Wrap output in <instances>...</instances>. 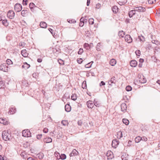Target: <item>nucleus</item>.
I'll return each instance as SVG.
<instances>
[{
    "instance_id": "nucleus-1",
    "label": "nucleus",
    "mask_w": 160,
    "mask_h": 160,
    "mask_svg": "<svg viewBox=\"0 0 160 160\" xmlns=\"http://www.w3.org/2000/svg\"><path fill=\"white\" fill-rule=\"evenodd\" d=\"M2 136L3 140L6 141L10 140L11 138V135L5 131L3 132Z\"/></svg>"
},
{
    "instance_id": "nucleus-2",
    "label": "nucleus",
    "mask_w": 160,
    "mask_h": 160,
    "mask_svg": "<svg viewBox=\"0 0 160 160\" xmlns=\"http://www.w3.org/2000/svg\"><path fill=\"white\" fill-rule=\"evenodd\" d=\"M22 136L23 137H31V133L28 129L24 130L22 131Z\"/></svg>"
},
{
    "instance_id": "nucleus-3",
    "label": "nucleus",
    "mask_w": 160,
    "mask_h": 160,
    "mask_svg": "<svg viewBox=\"0 0 160 160\" xmlns=\"http://www.w3.org/2000/svg\"><path fill=\"white\" fill-rule=\"evenodd\" d=\"M8 66L6 63H3L0 66V69L3 71L7 72L8 70Z\"/></svg>"
},
{
    "instance_id": "nucleus-4",
    "label": "nucleus",
    "mask_w": 160,
    "mask_h": 160,
    "mask_svg": "<svg viewBox=\"0 0 160 160\" xmlns=\"http://www.w3.org/2000/svg\"><path fill=\"white\" fill-rule=\"evenodd\" d=\"M7 17L10 19H13L15 16V13L13 11L9 10L7 14Z\"/></svg>"
},
{
    "instance_id": "nucleus-5",
    "label": "nucleus",
    "mask_w": 160,
    "mask_h": 160,
    "mask_svg": "<svg viewBox=\"0 0 160 160\" xmlns=\"http://www.w3.org/2000/svg\"><path fill=\"white\" fill-rule=\"evenodd\" d=\"M22 6L20 4L17 3L14 6V10L16 12H20L22 10Z\"/></svg>"
},
{
    "instance_id": "nucleus-6",
    "label": "nucleus",
    "mask_w": 160,
    "mask_h": 160,
    "mask_svg": "<svg viewBox=\"0 0 160 160\" xmlns=\"http://www.w3.org/2000/svg\"><path fill=\"white\" fill-rule=\"evenodd\" d=\"M115 77H112L110 79V80L108 81V84L111 86H112V84H114L115 85L116 82V80H115Z\"/></svg>"
},
{
    "instance_id": "nucleus-7",
    "label": "nucleus",
    "mask_w": 160,
    "mask_h": 160,
    "mask_svg": "<svg viewBox=\"0 0 160 160\" xmlns=\"http://www.w3.org/2000/svg\"><path fill=\"white\" fill-rule=\"evenodd\" d=\"M16 111V110L15 107L12 106L9 108V110L8 113L9 114H14Z\"/></svg>"
},
{
    "instance_id": "nucleus-8",
    "label": "nucleus",
    "mask_w": 160,
    "mask_h": 160,
    "mask_svg": "<svg viewBox=\"0 0 160 160\" xmlns=\"http://www.w3.org/2000/svg\"><path fill=\"white\" fill-rule=\"evenodd\" d=\"M119 143V141L117 140L116 139H114L112 142V146L114 148H116Z\"/></svg>"
},
{
    "instance_id": "nucleus-9",
    "label": "nucleus",
    "mask_w": 160,
    "mask_h": 160,
    "mask_svg": "<svg viewBox=\"0 0 160 160\" xmlns=\"http://www.w3.org/2000/svg\"><path fill=\"white\" fill-rule=\"evenodd\" d=\"M126 42L128 43H130L132 42V39L129 35H127L125 37Z\"/></svg>"
},
{
    "instance_id": "nucleus-10",
    "label": "nucleus",
    "mask_w": 160,
    "mask_h": 160,
    "mask_svg": "<svg viewBox=\"0 0 160 160\" xmlns=\"http://www.w3.org/2000/svg\"><path fill=\"white\" fill-rule=\"evenodd\" d=\"M138 81L141 83H144L146 82V79L143 75L140 76L139 78Z\"/></svg>"
},
{
    "instance_id": "nucleus-11",
    "label": "nucleus",
    "mask_w": 160,
    "mask_h": 160,
    "mask_svg": "<svg viewBox=\"0 0 160 160\" xmlns=\"http://www.w3.org/2000/svg\"><path fill=\"white\" fill-rule=\"evenodd\" d=\"M135 8L137 12H143L146 11L145 8L142 7H136Z\"/></svg>"
},
{
    "instance_id": "nucleus-12",
    "label": "nucleus",
    "mask_w": 160,
    "mask_h": 160,
    "mask_svg": "<svg viewBox=\"0 0 160 160\" xmlns=\"http://www.w3.org/2000/svg\"><path fill=\"white\" fill-rule=\"evenodd\" d=\"M121 110L123 112H125L127 109L126 104L124 103H122L121 105Z\"/></svg>"
},
{
    "instance_id": "nucleus-13",
    "label": "nucleus",
    "mask_w": 160,
    "mask_h": 160,
    "mask_svg": "<svg viewBox=\"0 0 160 160\" xmlns=\"http://www.w3.org/2000/svg\"><path fill=\"white\" fill-rule=\"evenodd\" d=\"M112 153L111 151H108L107 152L106 155L108 159H112L113 158V156Z\"/></svg>"
},
{
    "instance_id": "nucleus-14",
    "label": "nucleus",
    "mask_w": 160,
    "mask_h": 160,
    "mask_svg": "<svg viewBox=\"0 0 160 160\" xmlns=\"http://www.w3.org/2000/svg\"><path fill=\"white\" fill-rule=\"evenodd\" d=\"M78 153V152L77 151L76 149H74L72 151V152L70 153L69 155L70 157L74 156L77 155Z\"/></svg>"
},
{
    "instance_id": "nucleus-15",
    "label": "nucleus",
    "mask_w": 160,
    "mask_h": 160,
    "mask_svg": "<svg viewBox=\"0 0 160 160\" xmlns=\"http://www.w3.org/2000/svg\"><path fill=\"white\" fill-rule=\"evenodd\" d=\"M130 64L131 67H135L137 65V62L135 60H132L130 62Z\"/></svg>"
},
{
    "instance_id": "nucleus-16",
    "label": "nucleus",
    "mask_w": 160,
    "mask_h": 160,
    "mask_svg": "<svg viewBox=\"0 0 160 160\" xmlns=\"http://www.w3.org/2000/svg\"><path fill=\"white\" fill-rule=\"evenodd\" d=\"M87 104L88 108H92L94 106V104L91 101H89L87 102Z\"/></svg>"
},
{
    "instance_id": "nucleus-17",
    "label": "nucleus",
    "mask_w": 160,
    "mask_h": 160,
    "mask_svg": "<svg viewBox=\"0 0 160 160\" xmlns=\"http://www.w3.org/2000/svg\"><path fill=\"white\" fill-rule=\"evenodd\" d=\"M136 12L137 11L136 10V9L129 11L128 13L129 17L130 18L132 17L135 14Z\"/></svg>"
},
{
    "instance_id": "nucleus-18",
    "label": "nucleus",
    "mask_w": 160,
    "mask_h": 160,
    "mask_svg": "<svg viewBox=\"0 0 160 160\" xmlns=\"http://www.w3.org/2000/svg\"><path fill=\"white\" fill-rule=\"evenodd\" d=\"M21 54L24 57H27L28 55V53L27 52L26 49H24L21 51Z\"/></svg>"
},
{
    "instance_id": "nucleus-19",
    "label": "nucleus",
    "mask_w": 160,
    "mask_h": 160,
    "mask_svg": "<svg viewBox=\"0 0 160 160\" xmlns=\"http://www.w3.org/2000/svg\"><path fill=\"white\" fill-rule=\"evenodd\" d=\"M121 158L122 160H129L128 155L126 153L123 154Z\"/></svg>"
},
{
    "instance_id": "nucleus-20",
    "label": "nucleus",
    "mask_w": 160,
    "mask_h": 160,
    "mask_svg": "<svg viewBox=\"0 0 160 160\" xmlns=\"http://www.w3.org/2000/svg\"><path fill=\"white\" fill-rule=\"evenodd\" d=\"M115 136L118 138L120 139L122 137V132L121 131H119L117 132Z\"/></svg>"
},
{
    "instance_id": "nucleus-21",
    "label": "nucleus",
    "mask_w": 160,
    "mask_h": 160,
    "mask_svg": "<svg viewBox=\"0 0 160 160\" xmlns=\"http://www.w3.org/2000/svg\"><path fill=\"white\" fill-rule=\"evenodd\" d=\"M65 109L66 112H69L71 110V107L69 104H67L65 105Z\"/></svg>"
},
{
    "instance_id": "nucleus-22",
    "label": "nucleus",
    "mask_w": 160,
    "mask_h": 160,
    "mask_svg": "<svg viewBox=\"0 0 160 160\" xmlns=\"http://www.w3.org/2000/svg\"><path fill=\"white\" fill-rule=\"evenodd\" d=\"M40 26L41 28H46L47 27V24L44 22H41L40 23Z\"/></svg>"
},
{
    "instance_id": "nucleus-23",
    "label": "nucleus",
    "mask_w": 160,
    "mask_h": 160,
    "mask_svg": "<svg viewBox=\"0 0 160 160\" xmlns=\"http://www.w3.org/2000/svg\"><path fill=\"white\" fill-rule=\"evenodd\" d=\"M30 67V65L28 64L27 62L24 63L23 64L22 66V68H24L25 69L28 68Z\"/></svg>"
},
{
    "instance_id": "nucleus-24",
    "label": "nucleus",
    "mask_w": 160,
    "mask_h": 160,
    "mask_svg": "<svg viewBox=\"0 0 160 160\" xmlns=\"http://www.w3.org/2000/svg\"><path fill=\"white\" fill-rule=\"evenodd\" d=\"M43 141L45 143H50L52 142V139L50 138H45L44 139Z\"/></svg>"
},
{
    "instance_id": "nucleus-25",
    "label": "nucleus",
    "mask_w": 160,
    "mask_h": 160,
    "mask_svg": "<svg viewBox=\"0 0 160 160\" xmlns=\"http://www.w3.org/2000/svg\"><path fill=\"white\" fill-rule=\"evenodd\" d=\"M109 63L112 66H114L116 63V61L115 59H112L110 60Z\"/></svg>"
},
{
    "instance_id": "nucleus-26",
    "label": "nucleus",
    "mask_w": 160,
    "mask_h": 160,
    "mask_svg": "<svg viewBox=\"0 0 160 160\" xmlns=\"http://www.w3.org/2000/svg\"><path fill=\"white\" fill-rule=\"evenodd\" d=\"M127 2V0H118V3L120 5H124Z\"/></svg>"
},
{
    "instance_id": "nucleus-27",
    "label": "nucleus",
    "mask_w": 160,
    "mask_h": 160,
    "mask_svg": "<svg viewBox=\"0 0 160 160\" xmlns=\"http://www.w3.org/2000/svg\"><path fill=\"white\" fill-rule=\"evenodd\" d=\"M112 11L114 13H117V12H118V7L115 6H113L112 8Z\"/></svg>"
},
{
    "instance_id": "nucleus-28",
    "label": "nucleus",
    "mask_w": 160,
    "mask_h": 160,
    "mask_svg": "<svg viewBox=\"0 0 160 160\" xmlns=\"http://www.w3.org/2000/svg\"><path fill=\"white\" fill-rule=\"evenodd\" d=\"M2 24L5 27L8 26L9 23L8 22V21L7 19H4L2 21Z\"/></svg>"
},
{
    "instance_id": "nucleus-29",
    "label": "nucleus",
    "mask_w": 160,
    "mask_h": 160,
    "mask_svg": "<svg viewBox=\"0 0 160 160\" xmlns=\"http://www.w3.org/2000/svg\"><path fill=\"white\" fill-rule=\"evenodd\" d=\"M28 11L27 10H22L21 12V14L23 17H25Z\"/></svg>"
},
{
    "instance_id": "nucleus-30",
    "label": "nucleus",
    "mask_w": 160,
    "mask_h": 160,
    "mask_svg": "<svg viewBox=\"0 0 160 160\" xmlns=\"http://www.w3.org/2000/svg\"><path fill=\"white\" fill-rule=\"evenodd\" d=\"M125 35V32L123 31H120L118 33V36L121 38H122Z\"/></svg>"
},
{
    "instance_id": "nucleus-31",
    "label": "nucleus",
    "mask_w": 160,
    "mask_h": 160,
    "mask_svg": "<svg viewBox=\"0 0 160 160\" xmlns=\"http://www.w3.org/2000/svg\"><path fill=\"white\" fill-rule=\"evenodd\" d=\"M0 123L4 125L6 124L7 123V121L6 120L2 118H0Z\"/></svg>"
},
{
    "instance_id": "nucleus-32",
    "label": "nucleus",
    "mask_w": 160,
    "mask_h": 160,
    "mask_svg": "<svg viewBox=\"0 0 160 160\" xmlns=\"http://www.w3.org/2000/svg\"><path fill=\"white\" fill-rule=\"evenodd\" d=\"M35 6V5H34V4L33 3H30L29 4V7H30V8L31 9V10L32 12L34 11H33V10H34L33 7Z\"/></svg>"
},
{
    "instance_id": "nucleus-33",
    "label": "nucleus",
    "mask_w": 160,
    "mask_h": 160,
    "mask_svg": "<svg viewBox=\"0 0 160 160\" xmlns=\"http://www.w3.org/2000/svg\"><path fill=\"white\" fill-rule=\"evenodd\" d=\"M54 155L57 159H60V157H61L59 153L57 152H55L54 153Z\"/></svg>"
},
{
    "instance_id": "nucleus-34",
    "label": "nucleus",
    "mask_w": 160,
    "mask_h": 160,
    "mask_svg": "<svg viewBox=\"0 0 160 160\" xmlns=\"http://www.w3.org/2000/svg\"><path fill=\"white\" fill-rule=\"evenodd\" d=\"M84 48L87 50H88L90 48V45L88 43H85L83 45Z\"/></svg>"
},
{
    "instance_id": "nucleus-35",
    "label": "nucleus",
    "mask_w": 160,
    "mask_h": 160,
    "mask_svg": "<svg viewBox=\"0 0 160 160\" xmlns=\"http://www.w3.org/2000/svg\"><path fill=\"white\" fill-rule=\"evenodd\" d=\"M152 43H154L157 45H158L160 44V42L156 40H153L152 41Z\"/></svg>"
},
{
    "instance_id": "nucleus-36",
    "label": "nucleus",
    "mask_w": 160,
    "mask_h": 160,
    "mask_svg": "<svg viewBox=\"0 0 160 160\" xmlns=\"http://www.w3.org/2000/svg\"><path fill=\"white\" fill-rule=\"evenodd\" d=\"M140 138L141 137L140 136H138L136 137L135 139V142L136 143L139 142L140 141H141Z\"/></svg>"
},
{
    "instance_id": "nucleus-37",
    "label": "nucleus",
    "mask_w": 160,
    "mask_h": 160,
    "mask_svg": "<svg viewBox=\"0 0 160 160\" xmlns=\"http://www.w3.org/2000/svg\"><path fill=\"white\" fill-rule=\"evenodd\" d=\"M122 121L123 123L126 125H128L129 124V122L127 119L124 118L122 119Z\"/></svg>"
},
{
    "instance_id": "nucleus-38",
    "label": "nucleus",
    "mask_w": 160,
    "mask_h": 160,
    "mask_svg": "<svg viewBox=\"0 0 160 160\" xmlns=\"http://www.w3.org/2000/svg\"><path fill=\"white\" fill-rule=\"evenodd\" d=\"M93 61H91L90 62H89L88 63L86 64L85 66V67L86 68H90L91 67L92 64H90L91 63H93Z\"/></svg>"
},
{
    "instance_id": "nucleus-39",
    "label": "nucleus",
    "mask_w": 160,
    "mask_h": 160,
    "mask_svg": "<svg viewBox=\"0 0 160 160\" xmlns=\"http://www.w3.org/2000/svg\"><path fill=\"white\" fill-rule=\"evenodd\" d=\"M6 65H10L12 64V61L10 59H8L6 61Z\"/></svg>"
},
{
    "instance_id": "nucleus-40",
    "label": "nucleus",
    "mask_w": 160,
    "mask_h": 160,
    "mask_svg": "<svg viewBox=\"0 0 160 160\" xmlns=\"http://www.w3.org/2000/svg\"><path fill=\"white\" fill-rule=\"evenodd\" d=\"M101 46V43L99 42L98 43L96 47V49L98 51L100 50V47Z\"/></svg>"
},
{
    "instance_id": "nucleus-41",
    "label": "nucleus",
    "mask_w": 160,
    "mask_h": 160,
    "mask_svg": "<svg viewBox=\"0 0 160 160\" xmlns=\"http://www.w3.org/2000/svg\"><path fill=\"white\" fill-rule=\"evenodd\" d=\"M71 99L74 101H75L77 99V96L76 94H73L71 96Z\"/></svg>"
},
{
    "instance_id": "nucleus-42",
    "label": "nucleus",
    "mask_w": 160,
    "mask_h": 160,
    "mask_svg": "<svg viewBox=\"0 0 160 160\" xmlns=\"http://www.w3.org/2000/svg\"><path fill=\"white\" fill-rule=\"evenodd\" d=\"M126 90L127 91H130L132 90V88L130 86H128L126 88Z\"/></svg>"
},
{
    "instance_id": "nucleus-43",
    "label": "nucleus",
    "mask_w": 160,
    "mask_h": 160,
    "mask_svg": "<svg viewBox=\"0 0 160 160\" xmlns=\"http://www.w3.org/2000/svg\"><path fill=\"white\" fill-rule=\"evenodd\" d=\"M60 157H60V159L62 160H64L66 158V155L64 154H61V155H60Z\"/></svg>"
},
{
    "instance_id": "nucleus-44",
    "label": "nucleus",
    "mask_w": 160,
    "mask_h": 160,
    "mask_svg": "<svg viewBox=\"0 0 160 160\" xmlns=\"http://www.w3.org/2000/svg\"><path fill=\"white\" fill-rule=\"evenodd\" d=\"M61 123L64 126H66L68 124V121L65 120H63L62 121Z\"/></svg>"
},
{
    "instance_id": "nucleus-45",
    "label": "nucleus",
    "mask_w": 160,
    "mask_h": 160,
    "mask_svg": "<svg viewBox=\"0 0 160 160\" xmlns=\"http://www.w3.org/2000/svg\"><path fill=\"white\" fill-rule=\"evenodd\" d=\"M88 22L89 24L92 25L94 24V19L92 18H90L89 19Z\"/></svg>"
},
{
    "instance_id": "nucleus-46",
    "label": "nucleus",
    "mask_w": 160,
    "mask_h": 160,
    "mask_svg": "<svg viewBox=\"0 0 160 160\" xmlns=\"http://www.w3.org/2000/svg\"><path fill=\"white\" fill-rule=\"evenodd\" d=\"M82 88L83 89H85L87 88V85L86 82H83L82 83Z\"/></svg>"
},
{
    "instance_id": "nucleus-47",
    "label": "nucleus",
    "mask_w": 160,
    "mask_h": 160,
    "mask_svg": "<svg viewBox=\"0 0 160 160\" xmlns=\"http://www.w3.org/2000/svg\"><path fill=\"white\" fill-rule=\"evenodd\" d=\"M140 138H141V140H142L143 141H145V142L147 141L148 140L147 138L145 136L141 137Z\"/></svg>"
},
{
    "instance_id": "nucleus-48",
    "label": "nucleus",
    "mask_w": 160,
    "mask_h": 160,
    "mask_svg": "<svg viewBox=\"0 0 160 160\" xmlns=\"http://www.w3.org/2000/svg\"><path fill=\"white\" fill-rule=\"evenodd\" d=\"M60 51V49L58 48V50H57L56 48H53V53H55L56 52H58V53H59Z\"/></svg>"
},
{
    "instance_id": "nucleus-49",
    "label": "nucleus",
    "mask_w": 160,
    "mask_h": 160,
    "mask_svg": "<svg viewBox=\"0 0 160 160\" xmlns=\"http://www.w3.org/2000/svg\"><path fill=\"white\" fill-rule=\"evenodd\" d=\"M148 1L149 4H152L156 2V0H148Z\"/></svg>"
},
{
    "instance_id": "nucleus-50",
    "label": "nucleus",
    "mask_w": 160,
    "mask_h": 160,
    "mask_svg": "<svg viewBox=\"0 0 160 160\" xmlns=\"http://www.w3.org/2000/svg\"><path fill=\"white\" fill-rule=\"evenodd\" d=\"M5 85V83L3 81H0V87H1V88L3 86H4Z\"/></svg>"
},
{
    "instance_id": "nucleus-51",
    "label": "nucleus",
    "mask_w": 160,
    "mask_h": 160,
    "mask_svg": "<svg viewBox=\"0 0 160 160\" xmlns=\"http://www.w3.org/2000/svg\"><path fill=\"white\" fill-rule=\"evenodd\" d=\"M137 56H139L140 55V51L139 50H138L135 52Z\"/></svg>"
},
{
    "instance_id": "nucleus-52",
    "label": "nucleus",
    "mask_w": 160,
    "mask_h": 160,
    "mask_svg": "<svg viewBox=\"0 0 160 160\" xmlns=\"http://www.w3.org/2000/svg\"><path fill=\"white\" fill-rule=\"evenodd\" d=\"M77 62L79 64L81 63L82 62V60L81 58H78L77 59Z\"/></svg>"
},
{
    "instance_id": "nucleus-53",
    "label": "nucleus",
    "mask_w": 160,
    "mask_h": 160,
    "mask_svg": "<svg viewBox=\"0 0 160 160\" xmlns=\"http://www.w3.org/2000/svg\"><path fill=\"white\" fill-rule=\"evenodd\" d=\"M19 45L21 47H24L25 45V43L24 42H20L19 43Z\"/></svg>"
},
{
    "instance_id": "nucleus-54",
    "label": "nucleus",
    "mask_w": 160,
    "mask_h": 160,
    "mask_svg": "<svg viewBox=\"0 0 160 160\" xmlns=\"http://www.w3.org/2000/svg\"><path fill=\"white\" fill-rule=\"evenodd\" d=\"M83 50L82 48H80L78 52V53L79 54H81L83 52Z\"/></svg>"
},
{
    "instance_id": "nucleus-55",
    "label": "nucleus",
    "mask_w": 160,
    "mask_h": 160,
    "mask_svg": "<svg viewBox=\"0 0 160 160\" xmlns=\"http://www.w3.org/2000/svg\"><path fill=\"white\" fill-rule=\"evenodd\" d=\"M68 21L69 23H75L76 22V21H74V20H73V19H72V20H68V19L67 20Z\"/></svg>"
},
{
    "instance_id": "nucleus-56",
    "label": "nucleus",
    "mask_w": 160,
    "mask_h": 160,
    "mask_svg": "<svg viewBox=\"0 0 160 160\" xmlns=\"http://www.w3.org/2000/svg\"><path fill=\"white\" fill-rule=\"evenodd\" d=\"M94 105H95L96 107H98V104L97 103V102L95 100V99H94L93 103Z\"/></svg>"
},
{
    "instance_id": "nucleus-57",
    "label": "nucleus",
    "mask_w": 160,
    "mask_h": 160,
    "mask_svg": "<svg viewBox=\"0 0 160 160\" xmlns=\"http://www.w3.org/2000/svg\"><path fill=\"white\" fill-rule=\"evenodd\" d=\"M27 0H23L22 4L24 5H26L27 4Z\"/></svg>"
},
{
    "instance_id": "nucleus-58",
    "label": "nucleus",
    "mask_w": 160,
    "mask_h": 160,
    "mask_svg": "<svg viewBox=\"0 0 160 160\" xmlns=\"http://www.w3.org/2000/svg\"><path fill=\"white\" fill-rule=\"evenodd\" d=\"M42 136V134H38L37 136V138L38 139H39L41 138Z\"/></svg>"
},
{
    "instance_id": "nucleus-59",
    "label": "nucleus",
    "mask_w": 160,
    "mask_h": 160,
    "mask_svg": "<svg viewBox=\"0 0 160 160\" xmlns=\"http://www.w3.org/2000/svg\"><path fill=\"white\" fill-rule=\"evenodd\" d=\"M82 123V122L81 120L78 121V125L79 126H81Z\"/></svg>"
},
{
    "instance_id": "nucleus-60",
    "label": "nucleus",
    "mask_w": 160,
    "mask_h": 160,
    "mask_svg": "<svg viewBox=\"0 0 160 160\" xmlns=\"http://www.w3.org/2000/svg\"><path fill=\"white\" fill-rule=\"evenodd\" d=\"M101 6V5L99 3H98L96 5V8L99 9Z\"/></svg>"
},
{
    "instance_id": "nucleus-61",
    "label": "nucleus",
    "mask_w": 160,
    "mask_h": 160,
    "mask_svg": "<svg viewBox=\"0 0 160 160\" xmlns=\"http://www.w3.org/2000/svg\"><path fill=\"white\" fill-rule=\"evenodd\" d=\"M43 131L44 132L46 133L48 132V129L46 128H45L43 129Z\"/></svg>"
},
{
    "instance_id": "nucleus-62",
    "label": "nucleus",
    "mask_w": 160,
    "mask_h": 160,
    "mask_svg": "<svg viewBox=\"0 0 160 160\" xmlns=\"http://www.w3.org/2000/svg\"><path fill=\"white\" fill-rule=\"evenodd\" d=\"M105 83L103 81H102L100 83V86H103L105 85Z\"/></svg>"
},
{
    "instance_id": "nucleus-63",
    "label": "nucleus",
    "mask_w": 160,
    "mask_h": 160,
    "mask_svg": "<svg viewBox=\"0 0 160 160\" xmlns=\"http://www.w3.org/2000/svg\"><path fill=\"white\" fill-rule=\"evenodd\" d=\"M159 49V48H158L157 47H156V48H155L154 49V52L155 53L157 52H158V49Z\"/></svg>"
},
{
    "instance_id": "nucleus-64",
    "label": "nucleus",
    "mask_w": 160,
    "mask_h": 160,
    "mask_svg": "<svg viewBox=\"0 0 160 160\" xmlns=\"http://www.w3.org/2000/svg\"><path fill=\"white\" fill-rule=\"evenodd\" d=\"M0 160H6L5 159L4 157H2L1 155H0Z\"/></svg>"
}]
</instances>
